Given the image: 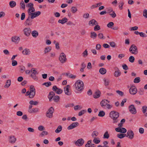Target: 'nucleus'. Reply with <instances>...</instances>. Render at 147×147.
<instances>
[{"label":"nucleus","mask_w":147,"mask_h":147,"mask_svg":"<svg viewBox=\"0 0 147 147\" xmlns=\"http://www.w3.org/2000/svg\"><path fill=\"white\" fill-rule=\"evenodd\" d=\"M109 117L113 119V123H116L119 121L118 119L119 117V113L115 111H111L109 114Z\"/></svg>","instance_id":"obj_1"},{"label":"nucleus","mask_w":147,"mask_h":147,"mask_svg":"<svg viewBox=\"0 0 147 147\" xmlns=\"http://www.w3.org/2000/svg\"><path fill=\"white\" fill-rule=\"evenodd\" d=\"M74 86L76 89L78 91H82L84 89V83L82 81L78 80L75 83Z\"/></svg>","instance_id":"obj_2"},{"label":"nucleus","mask_w":147,"mask_h":147,"mask_svg":"<svg viewBox=\"0 0 147 147\" xmlns=\"http://www.w3.org/2000/svg\"><path fill=\"white\" fill-rule=\"evenodd\" d=\"M129 51L131 53L135 55H137L138 53L137 47L134 44H132L130 46Z\"/></svg>","instance_id":"obj_3"},{"label":"nucleus","mask_w":147,"mask_h":147,"mask_svg":"<svg viewBox=\"0 0 147 147\" xmlns=\"http://www.w3.org/2000/svg\"><path fill=\"white\" fill-rule=\"evenodd\" d=\"M54 110L53 107H50L46 113V115L47 117L49 118H51L53 116V113Z\"/></svg>","instance_id":"obj_4"},{"label":"nucleus","mask_w":147,"mask_h":147,"mask_svg":"<svg viewBox=\"0 0 147 147\" xmlns=\"http://www.w3.org/2000/svg\"><path fill=\"white\" fill-rule=\"evenodd\" d=\"M59 60L61 63H63L67 61V58L65 55L63 53H61L59 57Z\"/></svg>","instance_id":"obj_5"},{"label":"nucleus","mask_w":147,"mask_h":147,"mask_svg":"<svg viewBox=\"0 0 147 147\" xmlns=\"http://www.w3.org/2000/svg\"><path fill=\"white\" fill-rule=\"evenodd\" d=\"M34 5L32 3H29L26 4V7H29V9L28 10V13H29V12H34L35 11V9L33 7Z\"/></svg>","instance_id":"obj_6"},{"label":"nucleus","mask_w":147,"mask_h":147,"mask_svg":"<svg viewBox=\"0 0 147 147\" xmlns=\"http://www.w3.org/2000/svg\"><path fill=\"white\" fill-rule=\"evenodd\" d=\"M30 92L31 93V95L29 96V97L30 98H33L36 94L35 89L33 86H31L30 87Z\"/></svg>","instance_id":"obj_7"},{"label":"nucleus","mask_w":147,"mask_h":147,"mask_svg":"<svg viewBox=\"0 0 147 147\" xmlns=\"http://www.w3.org/2000/svg\"><path fill=\"white\" fill-rule=\"evenodd\" d=\"M128 109L130 112L133 114H135L137 113L136 109L133 105H131L129 106Z\"/></svg>","instance_id":"obj_8"},{"label":"nucleus","mask_w":147,"mask_h":147,"mask_svg":"<svg viewBox=\"0 0 147 147\" xmlns=\"http://www.w3.org/2000/svg\"><path fill=\"white\" fill-rule=\"evenodd\" d=\"M137 92V90L135 86H131L129 89V92L131 94L134 95Z\"/></svg>","instance_id":"obj_9"},{"label":"nucleus","mask_w":147,"mask_h":147,"mask_svg":"<svg viewBox=\"0 0 147 147\" xmlns=\"http://www.w3.org/2000/svg\"><path fill=\"white\" fill-rule=\"evenodd\" d=\"M126 137H128L130 139H133L134 137V134L133 132L131 130H129L128 131L127 133Z\"/></svg>","instance_id":"obj_10"},{"label":"nucleus","mask_w":147,"mask_h":147,"mask_svg":"<svg viewBox=\"0 0 147 147\" xmlns=\"http://www.w3.org/2000/svg\"><path fill=\"white\" fill-rule=\"evenodd\" d=\"M70 88V86L67 85L64 88V90L65 94L69 96L71 94V92L69 91V89Z\"/></svg>","instance_id":"obj_11"},{"label":"nucleus","mask_w":147,"mask_h":147,"mask_svg":"<svg viewBox=\"0 0 147 147\" xmlns=\"http://www.w3.org/2000/svg\"><path fill=\"white\" fill-rule=\"evenodd\" d=\"M84 141L82 138L78 139L75 143L76 145L80 146H82L84 144Z\"/></svg>","instance_id":"obj_12"},{"label":"nucleus","mask_w":147,"mask_h":147,"mask_svg":"<svg viewBox=\"0 0 147 147\" xmlns=\"http://www.w3.org/2000/svg\"><path fill=\"white\" fill-rule=\"evenodd\" d=\"M52 90L58 94H61L63 92V90L61 89L57 88L56 86H54L53 87Z\"/></svg>","instance_id":"obj_13"},{"label":"nucleus","mask_w":147,"mask_h":147,"mask_svg":"<svg viewBox=\"0 0 147 147\" xmlns=\"http://www.w3.org/2000/svg\"><path fill=\"white\" fill-rule=\"evenodd\" d=\"M33 19L31 18L28 15V18L25 21V23L26 25L28 26H31L32 24V22L33 21Z\"/></svg>","instance_id":"obj_14"},{"label":"nucleus","mask_w":147,"mask_h":147,"mask_svg":"<svg viewBox=\"0 0 147 147\" xmlns=\"http://www.w3.org/2000/svg\"><path fill=\"white\" fill-rule=\"evenodd\" d=\"M79 125V123L78 122H76L73 123L67 127V129L68 130L77 127Z\"/></svg>","instance_id":"obj_15"},{"label":"nucleus","mask_w":147,"mask_h":147,"mask_svg":"<svg viewBox=\"0 0 147 147\" xmlns=\"http://www.w3.org/2000/svg\"><path fill=\"white\" fill-rule=\"evenodd\" d=\"M23 31L24 34L27 36H29L31 32V29L29 28H25L23 30Z\"/></svg>","instance_id":"obj_16"},{"label":"nucleus","mask_w":147,"mask_h":147,"mask_svg":"<svg viewBox=\"0 0 147 147\" xmlns=\"http://www.w3.org/2000/svg\"><path fill=\"white\" fill-rule=\"evenodd\" d=\"M110 101L105 99L103 100L100 102V104L102 107L105 108V107L107 105V103H109Z\"/></svg>","instance_id":"obj_17"},{"label":"nucleus","mask_w":147,"mask_h":147,"mask_svg":"<svg viewBox=\"0 0 147 147\" xmlns=\"http://www.w3.org/2000/svg\"><path fill=\"white\" fill-rule=\"evenodd\" d=\"M115 71L114 73V75L116 77H118L120 76L121 74V72L119 68L116 67L114 68Z\"/></svg>","instance_id":"obj_18"},{"label":"nucleus","mask_w":147,"mask_h":147,"mask_svg":"<svg viewBox=\"0 0 147 147\" xmlns=\"http://www.w3.org/2000/svg\"><path fill=\"white\" fill-rule=\"evenodd\" d=\"M55 94L54 92L51 91L50 92L48 95V97L50 101H51L52 98L55 95Z\"/></svg>","instance_id":"obj_19"},{"label":"nucleus","mask_w":147,"mask_h":147,"mask_svg":"<svg viewBox=\"0 0 147 147\" xmlns=\"http://www.w3.org/2000/svg\"><path fill=\"white\" fill-rule=\"evenodd\" d=\"M101 92L99 90H97L95 92L94 94L93 95V97L95 98H99L100 96Z\"/></svg>","instance_id":"obj_20"},{"label":"nucleus","mask_w":147,"mask_h":147,"mask_svg":"<svg viewBox=\"0 0 147 147\" xmlns=\"http://www.w3.org/2000/svg\"><path fill=\"white\" fill-rule=\"evenodd\" d=\"M88 24L89 25L92 24L93 26L94 25H98V23L95 20L92 19L89 21Z\"/></svg>","instance_id":"obj_21"},{"label":"nucleus","mask_w":147,"mask_h":147,"mask_svg":"<svg viewBox=\"0 0 147 147\" xmlns=\"http://www.w3.org/2000/svg\"><path fill=\"white\" fill-rule=\"evenodd\" d=\"M67 19L65 17L63 18L62 20H59L58 21V22L59 23H61V24H64L65 23H66L67 21Z\"/></svg>","instance_id":"obj_22"},{"label":"nucleus","mask_w":147,"mask_h":147,"mask_svg":"<svg viewBox=\"0 0 147 147\" xmlns=\"http://www.w3.org/2000/svg\"><path fill=\"white\" fill-rule=\"evenodd\" d=\"M20 39V38L19 37L15 36L14 37H13L12 38L11 40L12 42L18 43L19 42Z\"/></svg>","instance_id":"obj_23"},{"label":"nucleus","mask_w":147,"mask_h":147,"mask_svg":"<svg viewBox=\"0 0 147 147\" xmlns=\"http://www.w3.org/2000/svg\"><path fill=\"white\" fill-rule=\"evenodd\" d=\"M16 139L14 136H11L10 137L9 141L11 143H14L16 141Z\"/></svg>","instance_id":"obj_24"},{"label":"nucleus","mask_w":147,"mask_h":147,"mask_svg":"<svg viewBox=\"0 0 147 147\" xmlns=\"http://www.w3.org/2000/svg\"><path fill=\"white\" fill-rule=\"evenodd\" d=\"M22 53L23 54L26 55H29L30 53V51L29 49H25L23 51Z\"/></svg>","instance_id":"obj_25"},{"label":"nucleus","mask_w":147,"mask_h":147,"mask_svg":"<svg viewBox=\"0 0 147 147\" xmlns=\"http://www.w3.org/2000/svg\"><path fill=\"white\" fill-rule=\"evenodd\" d=\"M99 72L102 74H105L107 72L106 69L104 68H101L99 70Z\"/></svg>","instance_id":"obj_26"},{"label":"nucleus","mask_w":147,"mask_h":147,"mask_svg":"<svg viewBox=\"0 0 147 147\" xmlns=\"http://www.w3.org/2000/svg\"><path fill=\"white\" fill-rule=\"evenodd\" d=\"M103 80L104 82V85L105 86H107L109 85L110 80L108 79L104 78Z\"/></svg>","instance_id":"obj_27"},{"label":"nucleus","mask_w":147,"mask_h":147,"mask_svg":"<svg viewBox=\"0 0 147 147\" xmlns=\"http://www.w3.org/2000/svg\"><path fill=\"white\" fill-rule=\"evenodd\" d=\"M29 13H28V15L30 16V17L31 18L33 19L35 18H36V17H37V16H36V13H32L31 12H29Z\"/></svg>","instance_id":"obj_28"},{"label":"nucleus","mask_w":147,"mask_h":147,"mask_svg":"<svg viewBox=\"0 0 147 147\" xmlns=\"http://www.w3.org/2000/svg\"><path fill=\"white\" fill-rule=\"evenodd\" d=\"M39 109L38 108H35L32 109V110H29L28 112L30 113H36L38 111Z\"/></svg>","instance_id":"obj_29"},{"label":"nucleus","mask_w":147,"mask_h":147,"mask_svg":"<svg viewBox=\"0 0 147 147\" xmlns=\"http://www.w3.org/2000/svg\"><path fill=\"white\" fill-rule=\"evenodd\" d=\"M9 4L11 8L15 7L16 5V3L14 1H11L9 2Z\"/></svg>","instance_id":"obj_30"},{"label":"nucleus","mask_w":147,"mask_h":147,"mask_svg":"<svg viewBox=\"0 0 147 147\" xmlns=\"http://www.w3.org/2000/svg\"><path fill=\"white\" fill-rule=\"evenodd\" d=\"M62 129V127L61 126L59 125L57 128L55 130V132L57 133H59Z\"/></svg>","instance_id":"obj_31"},{"label":"nucleus","mask_w":147,"mask_h":147,"mask_svg":"<svg viewBox=\"0 0 147 147\" xmlns=\"http://www.w3.org/2000/svg\"><path fill=\"white\" fill-rule=\"evenodd\" d=\"M32 34L34 37L36 38L38 35V33L37 31L34 30L32 32Z\"/></svg>","instance_id":"obj_32"},{"label":"nucleus","mask_w":147,"mask_h":147,"mask_svg":"<svg viewBox=\"0 0 147 147\" xmlns=\"http://www.w3.org/2000/svg\"><path fill=\"white\" fill-rule=\"evenodd\" d=\"M97 36L96 34L94 32H91L90 33V37L94 39H95Z\"/></svg>","instance_id":"obj_33"},{"label":"nucleus","mask_w":147,"mask_h":147,"mask_svg":"<svg viewBox=\"0 0 147 147\" xmlns=\"http://www.w3.org/2000/svg\"><path fill=\"white\" fill-rule=\"evenodd\" d=\"M11 85V80H7L6 82L5 85V87L8 88Z\"/></svg>","instance_id":"obj_34"},{"label":"nucleus","mask_w":147,"mask_h":147,"mask_svg":"<svg viewBox=\"0 0 147 147\" xmlns=\"http://www.w3.org/2000/svg\"><path fill=\"white\" fill-rule=\"evenodd\" d=\"M51 49V47H46L44 50V52L45 53H46L48 52H49Z\"/></svg>","instance_id":"obj_35"},{"label":"nucleus","mask_w":147,"mask_h":147,"mask_svg":"<svg viewBox=\"0 0 147 147\" xmlns=\"http://www.w3.org/2000/svg\"><path fill=\"white\" fill-rule=\"evenodd\" d=\"M60 99V97L58 95L54 96L53 97V100L55 102H57Z\"/></svg>","instance_id":"obj_36"},{"label":"nucleus","mask_w":147,"mask_h":147,"mask_svg":"<svg viewBox=\"0 0 147 147\" xmlns=\"http://www.w3.org/2000/svg\"><path fill=\"white\" fill-rule=\"evenodd\" d=\"M98 133L96 131H94L93 132L92 134V136L94 138V137L97 136L98 135Z\"/></svg>","instance_id":"obj_37"},{"label":"nucleus","mask_w":147,"mask_h":147,"mask_svg":"<svg viewBox=\"0 0 147 147\" xmlns=\"http://www.w3.org/2000/svg\"><path fill=\"white\" fill-rule=\"evenodd\" d=\"M105 112L103 111H102L99 112L98 115L99 117H103L105 116Z\"/></svg>","instance_id":"obj_38"},{"label":"nucleus","mask_w":147,"mask_h":147,"mask_svg":"<svg viewBox=\"0 0 147 147\" xmlns=\"http://www.w3.org/2000/svg\"><path fill=\"white\" fill-rule=\"evenodd\" d=\"M51 83L50 82H45L42 84L43 85H45L46 87H47L51 86Z\"/></svg>","instance_id":"obj_39"},{"label":"nucleus","mask_w":147,"mask_h":147,"mask_svg":"<svg viewBox=\"0 0 147 147\" xmlns=\"http://www.w3.org/2000/svg\"><path fill=\"white\" fill-rule=\"evenodd\" d=\"M77 11V8L75 7H72L71 8V11L73 13H76Z\"/></svg>","instance_id":"obj_40"},{"label":"nucleus","mask_w":147,"mask_h":147,"mask_svg":"<svg viewBox=\"0 0 147 147\" xmlns=\"http://www.w3.org/2000/svg\"><path fill=\"white\" fill-rule=\"evenodd\" d=\"M140 81V78L139 77H137L134 79V83H139Z\"/></svg>","instance_id":"obj_41"},{"label":"nucleus","mask_w":147,"mask_h":147,"mask_svg":"<svg viewBox=\"0 0 147 147\" xmlns=\"http://www.w3.org/2000/svg\"><path fill=\"white\" fill-rule=\"evenodd\" d=\"M109 137V136L108 134V132L106 131L105 132L103 136V138H104L108 139Z\"/></svg>","instance_id":"obj_42"},{"label":"nucleus","mask_w":147,"mask_h":147,"mask_svg":"<svg viewBox=\"0 0 147 147\" xmlns=\"http://www.w3.org/2000/svg\"><path fill=\"white\" fill-rule=\"evenodd\" d=\"M38 102L37 101H34L33 100H31L29 102V103L31 105H36L38 104Z\"/></svg>","instance_id":"obj_43"},{"label":"nucleus","mask_w":147,"mask_h":147,"mask_svg":"<svg viewBox=\"0 0 147 147\" xmlns=\"http://www.w3.org/2000/svg\"><path fill=\"white\" fill-rule=\"evenodd\" d=\"M129 61L131 63H133L134 61L135 58L134 57L132 56H130L129 59Z\"/></svg>","instance_id":"obj_44"},{"label":"nucleus","mask_w":147,"mask_h":147,"mask_svg":"<svg viewBox=\"0 0 147 147\" xmlns=\"http://www.w3.org/2000/svg\"><path fill=\"white\" fill-rule=\"evenodd\" d=\"M21 7L23 9H24L25 8V5L23 1H21L20 3Z\"/></svg>","instance_id":"obj_45"},{"label":"nucleus","mask_w":147,"mask_h":147,"mask_svg":"<svg viewBox=\"0 0 147 147\" xmlns=\"http://www.w3.org/2000/svg\"><path fill=\"white\" fill-rule=\"evenodd\" d=\"M100 29V26L98 25H96V26L94 28V31H98Z\"/></svg>","instance_id":"obj_46"},{"label":"nucleus","mask_w":147,"mask_h":147,"mask_svg":"<svg viewBox=\"0 0 147 147\" xmlns=\"http://www.w3.org/2000/svg\"><path fill=\"white\" fill-rule=\"evenodd\" d=\"M20 72L21 73H23L25 70V67L23 66H20Z\"/></svg>","instance_id":"obj_47"},{"label":"nucleus","mask_w":147,"mask_h":147,"mask_svg":"<svg viewBox=\"0 0 147 147\" xmlns=\"http://www.w3.org/2000/svg\"><path fill=\"white\" fill-rule=\"evenodd\" d=\"M93 142L96 144H98L100 142V140H97V138L94 137V138L93 140Z\"/></svg>","instance_id":"obj_48"},{"label":"nucleus","mask_w":147,"mask_h":147,"mask_svg":"<svg viewBox=\"0 0 147 147\" xmlns=\"http://www.w3.org/2000/svg\"><path fill=\"white\" fill-rule=\"evenodd\" d=\"M82 55L83 57H87L88 55V51L86 49L85 50V51L83 53Z\"/></svg>","instance_id":"obj_49"},{"label":"nucleus","mask_w":147,"mask_h":147,"mask_svg":"<svg viewBox=\"0 0 147 147\" xmlns=\"http://www.w3.org/2000/svg\"><path fill=\"white\" fill-rule=\"evenodd\" d=\"M92 141L89 140L88 141L87 143L85 145V147H90V145L91 144Z\"/></svg>","instance_id":"obj_50"},{"label":"nucleus","mask_w":147,"mask_h":147,"mask_svg":"<svg viewBox=\"0 0 147 147\" xmlns=\"http://www.w3.org/2000/svg\"><path fill=\"white\" fill-rule=\"evenodd\" d=\"M126 131L127 130L125 128L123 127L121 128L120 133H126Z\"/></svg>","instance_id":"obj_51"},{"label":"nucleus","mask_w":147,"mask_h":147,"mask_svg":"<svg viewBox=\"0 0 147 147\" xmlns=\"http://www.w3.org/2000/svg\"><path fill=\"white\" fill-rule=\"evenodd\" d=\"M48 134V133L47 132L43 131L40 134L39 136L42 137L45 135H47Z\"/></svg>","instance_id":"obj_52"},{"label":"nucleus","mask_w":147,"mask_h":147,"mask_svg":"<svg viewBox=\"0 0 147 147\" xmlns=\"http://www.w3.org/2000/svg\"><path fill=\"white\" fill-rule=\"evenodd\" d=\"M147 107L145 106L142 107V111L143 113H145L147 111Z\"/></svg>","instance_id":"obj_53"},{"label":"nucleus","mask_w":147,"mask_h":147,"mask_svg":"<svg viewBox=\"0 0 147 147\" xmlns=\"http://www.w3.org/2000/svg\"><path fill=\"white\" fill-rule=\"evenodd\" d=\"M114 23L112 22H110L107 25V26L109 28H111L114 25Z\"/></svg>","instance_id":"obj_54"},{"label":"nucleus","mask_w":147,"mask_h":147,"mask_svg":"<svg viewBox=\"0 0 147 147\" xmlns=\"http://www.w3.org/2000/svg\"><path fill=\"white\" fill-rule=\"evenodd\" d=\"M86 111V110H83L80 111L78 113V115L81 116Z\"/></svg>","instance_id":"obj_55"},{"label":"nucleus","mask_w":147,"mask_h":147,"mask_svg":"<svg viewBox=\"0 0 147 147\" xmlns=\"http://www.w3.org/2000/svg\"><path fill=\"white\" fill-rule=\"evenodd\" d=\"M119 4V7L120 9H122L123 8L122 7L124 4V3L123 2H120Z\"/></svg>","instance_id":"obj_56"},{"label":"nucleus","mask_w":147,"mask_h":147,"mask_svg":"<svg viewBox=\"0 0 147 147\" xmlns=\"http://www.w3.org/2000/svg\"><path fill=\"white\" fill-rule=\"evenodd\" d=\"M143 16L146 18H147V10L146 9H144L143 12Z\"/></svg>","instance_id":"obj_57"},{"label":"nucleus","mask_w":147,"mask_h":147,"mask_svg":"<svg viewBox=\"0 0 147 147\" xmlns=\"http://www.w3.org/2000/svg\"><path fill=\"white\" fill-rule=\"evenodd\" d=\"M116 92L121 96H122L123 95L124 93L123 92L120 90H117L116 91Z\"/></svg>","instance_id":"obj_58"},{"label":"nucleus","mask_w":147,"mask_h":147,"mask_svg":"<svg viewBox=\"0 0 147 147\" xmlns=\"http://www.w3.org/2000/svg\"><path fill=\"white\" fill-rule=\"evenodd\" d=\"M138 92L140 95H143L144 92V90L143 88H140L138 91Z\"/></svg>","instance_id":"obj_59"},{"label":"nucleus","mask_w":147,"mask_h":147,"mask_svg":"<svg viewBox=\"0 0 147 147\" xmlns=\"http://www.w3.org/2000/svg\"><path fill=\"white\" fill-rule=\"evenodd\" d=\"M36 74H31V76L35 80H38L37 77L36 76Z\"/></svg>","instance_id":"obj_60"},{"label":"nucleus","mask_w":147,"mask_h":147,"mask_svg":"<svg viewBox=\"0 0 147 147\" xmlns=\"http://www.w3.org/2000/svg\"><path fill=\"white\" fill-rule=\"evenodd\" d=\"M89 17V15L88 13H84L83 15V17L86 19L88 18Z\"/></svg>","instance_id":"obj_61"},{"label":"nucleus","mask_w":147,"mask_h":147,"mask_svg":"<svg viewBox=\"0 0 147 147\" xmlns=\"http://www.w3.org/2000/svg\"><path fill=\"white\" fill-rule=\"evenodd\" d=\"M109 44L111 47H115L116 46V44L114 42H112L109 43Z\"/></svg>","instance_id":"obj_62"},{"label":"nucleus","mask_w":147,"mask_h":147,"mask_svg":"<svg viewBox=\"0 0 147 147\" xmlns=\"http://www.w3.org/2000/svg\"><path fill=\"white\" fill-rule=\"evenodd\" d=\"M25 17V13H22L21 17V20H24Z\"/></svg>","instance_id":"obj_63"},{"label":"nucleus","mask_w":147,"mask_h":147,"mask_svg":"<svg viewBox=\"0 0 147 147\" xmlns=\"http://www.w3.org/2000/svg\"><path fill=\"white\" fill-rule=\"evenodd\" d=\"M17 62L16 60L12 61V66H14L16 65H17Z\"/></svg>","instance_id":"obj_64"}]
</instances>
